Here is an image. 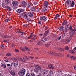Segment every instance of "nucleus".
<instances>
[{
  "instance_id": "a18cd8bd",
  "label": "nucleus",
  "mask_w": 76,
  "mask_h": 76,
  "mask_svg": "<svg viewBox=\"0 0 76 76\" xmlns=\"http://www.w3.org/2000/svg\"><path fill=\"white\" fill-rule=\"evenodd\" d=\"M32 35H33L32 33H31V34L28 37V38H31V37H32Z\"/></svg>"
},
{
  "instance_id": "774afa93",
  "label": "nucleus",
  "mask_w": 76,
  "mask_h": 76,
  "mask_svg": "<svg viewBox=\"0 0 76 76\" xmlns=\"http://www.w3.org/2000/svg\"><path fill=\"white\" fill-rule=\"evenodd\" d=\"M74 51H76V48H74Z\"/></svg>"
},
{
  "instance_id": "b1692460",
  "label": "nucleus",
  "mask_w": 76,
  "mask_h": 76,
  "mask_svg": "<svg viewBox=\"0 0 76 76\" xmlns=\"http://www.w3.org/2000/svg\"><path fill=\"white\" fill-rule=\"evenodd\" d=\"M37 11V12H39L41 10V9L39 8H35V11Z\"/></svg>"
},
{
  "instance_id": "7c9ffc66",
  "label": "nucleus",
  "mask_w": 76,
  "mask_h": 76,
  "mask_svg": "<svg viewBox=\"0 0 76 76\" xmlns=\"http://www.w3.org/2000/svg\"><path fill=\"white\" fill-rule=\"evenodd\" d=\"M5 1L7 4H9V2H10L9 0H5Z\"/></svg>"
},
{
  "instance_id": "6ab92c4d",
  "label": "nucleus",
  "mask_w": 76,
  "mask_h": 76,
  "mask_svg": "<svg viewBox=\"0 0 76 76\" xmlns=\"http://www.w3.org/2000/svg\"><path fill=\"white\" fill-rule=\"evenodd\" d=\"M48 2H47V1H45L44 4V6H45L46 7H48Z\"/></svg>"
},
{
  "instance_id": "f704fd0d",
  "label": "nucleus",
  "mask_w": 76,
  "mask_h": 76,
  "mask_svg": "<svg viewBox=\"0 0 76 76\" xmlns=\"http://www.w3.org/2000/svg\"><path fill=\"white\" fill-rule=\"evenodd\" d=\"M9 21H10V19L9 18L7 19H6L5 20V22H8Z\"/></svg>"
},
{
  "instance_id": "680f3d73",
  "label": "nucleus",
  "mask_w": 76,
  "mask_h": 76,
  "mask_svg": "<svg viewBox=\"0 0 76 76\" xmlns=\"http://www.w3.org/2000/svg\"><path fill=\"white\" fill-rule=\"evenodd\" d=\"M38 24H41V21H38Z\"/></svg>"
},
{
  "instance_id": "ea45409f",
  "label": "nucleus",
  "mask_w": 76,
  "mask_h": 76,
  "mask_svg": "<svg viewBox=\"0 0 76 76\" xmlns=\"http://www.w3.org/2000/svg\"><path fill=\"white\" fill-rule=\"evenodd\" d=\"M70 53L71 54H73L74 53V51L72 50H71L69 51Z\"/></svg>"
},
{
  "instance_id": "0eeeda50",
  "label": "nucleus",
  "mask_w": 76,
  "mask_h": 76,
  "mask_svg": "<svg viewBox=\"0 0 76 76\" xmlns=\"http://www.w3.org/2000/svg\"><path fill=\"white\" fill-rule=\"evenodd\" d=\"M28 48L27 47H24V48L21 47L20 50L22 51H26V50H28Z\"/></svg>"
},
{
  "instance_id": "338daca9",
  "label": "nucleus",
  "mask_w": 76,
  "mask_h": 76,
  "mask_svg": "<svg viewBox=\"0 0 76 76\" xmlns=\"http://www.w3.org/2000/svg\"><path fill=\"white\" fill-rule=\"evenodd\" d=\"M57 19V18L56 17H55L54 18V19H55V20H56V19Z\"/></svg>"
},
{
  "instance_id": "c756f323",
  "label": "nucleus",
  "mask_w": 76,
  "mask_h": 76,
  "mask_svg": "<svg viewBox=\"0 0 76 76\" xmlns=\"http://www.w3.org/2000/svg\"><path fill=\"white\" fill-rule=\"evenodd\" d=\"M70 58H71V59H72V60H75L76 59V58L75 57L73 56H71Z\"/></svg>"
},
{
  "instance_id": "09e8293b",
  "label": "nucleus",
  "mask_w": 76,
  "mask_h": 76,
  "mask_svg": "<svg viewBox=\"0 0 76 76\" xmlns=\"http://www.w3.org/2000/svg\"><path fill=\"white\" fill-rule=\"evenodd\" d=\"M69 29L70 30H72V27L71 26H70L69 27Z\"/></svg>"
},
{
  "instance_id": "cd10ccee",
  "label": "nucleus",
  "mask_w": 76,
  "mask_h": 76,
  "mask_svg": "<svg viewBox=\"0 0 76 76\" xmlns=\"http://www.w3.org/2000/svg\"><path fill=\"white\" fill-rule=\"evenodd\" d=\"M11 55V53H8L6 54V56H7L8 57H10Z\"/></svg>"
},
{
  "instance_id": "ddd939ff",
  "label": "nucleus",
  "mask_w": 76,
  "mask_h": 76,
  "mask_svg": "<svg viewBox=\"0 0 76 76\" xmlns=\"http://www.w3.org/2000/svg\"><path fill=\"white\" fill-rule=\"evenodd\" d=\"M31 10L32 11H35V8L34 7H31L30 8Z\"/></svg>"
},
{
  "instance_id": "4468645a",
  "label": "nucleus",
  "mask_w": 76,
  "mask_h": 76,
  "mask_svg": "<svg viewBox=\"0 0 76 76\" xmlns=\"http://www.w3.org/2000/svg\"><path fill=\"white\" fill-rule=\"evenodd\" d=\"M5 7H6V8H7L8 10H9V11H11V10H12V9H11L9 6H5Z\"/></svg>"
},
{
  "instance_id": "412c9836",
  "label": "nucleus",
  "mask_w": 76,
  "mask_h": 76,
  "mask_svg": "<svg viewBox=\"0 0 76 76\" xmlns=\"http://www.w3.org/2000/svg\"><path fill=\"white\" fill-rule=\"evenodd\" d=\"M28 15L30 16V17H32L33 16H34V15H33V13H31V12H29L28 13Z\"/></svg>"
},
{
  "instance_id": "f3484780",
  "label": "nucleus",
  "mask_w": 76,
  "mask_h": 76,
  "mask_svg": "<svg viewBox=\"0 0 76 76\" xmlns=\"http://www.w3.org/2000/svg\"><path fill=\"white\" fill-rule=\"evenodd\" d=\"M58 29L61 31H63L64 29V27L63 26H59L58 27Z\"/></svg>"
},
{
  "instance_id": "6e6552de",
  "label": "nucleus",
  "mask_w": 76,
  "mask_h": 76,
  "mask_svg": "<svg viewBox=\"0 0 76 76\" xmlns=\"http://www.w3.org/2000/svg\"><path fill=\"white\" fill-rule=\"evenodd\" d=\"M17 13H22V12H24V10L23 9H19L17 10Z\"/></svg>"
},
{
  "instance_id": "f257e3e1",
  "label": "nucleus",
  "mask_w": 76,
  "mask_h": 76,
  "mask_svg": "<svg viewBox=\"0 0 76 76\" xmlns=\"http://www.w3.org/2000/svg\"><path fill=\"white\" fill-rule=\"evenodd\" d=\"M66 3L68 6L70 5L71 7H73L75 5V2L74 1H72V0H67Z\"/></svg>"
},
{
  "instance_id": "e2e57ef3",
  "label": "nucleus",
  "mask_w": 76,
  "mask_h": 76,
  "mask_svg": "<svg viewBox=\"0 0 76 76\" xmlns=\"http://www.w3.org/2000/svg\"><path fill=\"white\" fill-rule=\"evenodd\" d=\"M10 66V64H7V66H8V67H9V66Z\"/></svg>"
},
{
  "instance_id": "79ce46f5",
  "label": "nucleus",
  "mask_w": 76,
  "mask_h": 76,
  "mask_svg": "<svg viewBox=\"0 0 76 76\" xmlns=\"http://www.w3.org/2000/svg\"><path fill=\"white\" fill-rule=\"evenodd\" d=\"M25 57L26 58V59H27V60H29L30 59H29V58L28 57L26 56H25Z\"/></svg>"
},
{
  "instance_id": "5701e85b",
  "label": "nucleus",
  "mask_w": 76,
  "mask_h": 76,
  "mask_svg": "<svg viewBox=\"0 0 76 76\" xmlns=\"http://www.w3.org/2000/svg\"><path fill=\"white\" fill-rule=\"evenodd\" d=\"M67 21L66 20L64 21L62 23V25H66V24H67Z\"/></svg>"
},
{
  "instance_id": "dca6fc26",
  "label": "nucleus",
  "mask_w": 76,
  "mask_h": 76,
  "mask_svg": "<svg viewBox=\"0 0 76 76\" xmlns=\"http://www.w3.org/2000/svg\"><path fill=\"white\" fill-rule=\"evenodd\" d=\"M61 37H62V36L61 35L58 36L57 37V38L56 39V40H60V39H61Z\"/></svg>"
},
{
  "instance_id": "7ed1b4c3",
  "label": "nucleus",
  "mask_w": 76,
  "mask_h": 76,
  "mask_svg": "<svg viewBox=\"0 0 76 76\" xmlns=\"http://www.w3.org/2000/svg\"><path fill=\"white\" fill-rule=\"evenodd\" d=\"M26 72V70H25V69L22 68L19 71L18 74L20 76H23V75L25 74Z\"/></svg>"
},
{
  "instance_id": "72a5a7b5",
  "label": "nucleus",
  "mask_w": 76,
  "mask_h": 76,
  "mask_svg": "<svg viewBox=\"0 0 76 76\" xmlns=\"http://www.w3.org/2000/svg\"><path fill=\"white\" fill-rule=\"evenodd\" d=\"M55 16L57 18H58V17H60V14H57Z\"/></svg>"
},
{
  "instance_id": "2eb2a0df",
  "label": "nucleus",
  "mask_w": 76,
  "mask_h": 76,
  "mask_svg": "<svg viewBox=\"0 0 76 76\" xmlns=\"http://www.w3.org/2000/svg\"><path fill=\"white\" fill-rule=\"evenodd\" d=\"M47 40H48V39L47 38L43 37L41 40V41L42 42H44L45 41H47Z\"/></svg>"
},
{
  "instance_id": "9d476101",
  "label": "nucleus",
  "mask_w": 76,
  "mask_h": 76,
  "mask_svg": "<svg viewBox=\"0 0 76 76\" xmlns=\"http://www.w3.org/2000/svg\"><path fill=\"white\" fill-rule=\"evenodd\" d=\"M21 4L22 6L24 7H26V5H27V4L25 1L23 2L22 4Z\"/></svg>"
},
{
  "instance_id": "49530a36",
  "label": "nucleus",
  "mask_w": 76,
  "mask_h": 76,
  "mask_svg": "<svg viewBox=\"0 0 76 76\" xmlns=\"http://www.w3.org/2000/svg\"><path fill=\"white\" fill-rule=\"evenodd\" d=\"M15 51H16V52H18L19 51V50L18 49H15Z\"/></svg>"
},
{
  "instance_id": "864d4df0",
  "label": "nucleus",
  "mask_w": 76,
  "mask_h": 76,
  "mask_svg": "<svg viewBox=\"0 0 76 76\" xmlns=\"http://www.w3.org/2000/svg\"><path fill=\"white\" fill-rule=\"evenodd\" d=\"M55 76H60V74H59L58 73H57L56 74Z\"/></svg>"
},
{
  "instance_id": "3c124183",
  "label": "nucleus",
  "mask_w": 76,
  "mask_h": 76,
  "mask_svg": "<svg viewBox=\"0 0 76 76\" xmlns=\"http://www.w3.org/2000/svg\"><path fill=\"white\" fill-rule=\"evenodd\" d=\"M28 57L30 58L31 59H33V58H34V57H32V56H29Z\"/></svg>"
},
{
  "instance_id": "37998d69",
  "label": "nucleus",
  "mask_w": 76,
  "mask_h": 76,
  "mask_svg": "<svg viewBox=\"0 0 76 76\" xmlns=\"http://www.w3.org/2000/svg\"><path fill=\"white\" fill-rule=\"evenodd\" d=\"M37 3H38L37 2H33V4H34V5H37Z\"/></svg>"
},
{
  "instance_id": "a211bd4d",
  "label": "nucleus",
  "mask_w": 76,
  "mask_h": 76,
  "mask_svg": "<svg viewBox=\"0 0 76 76\" xmlns=\"http://www.w3.org/2000/svg\"><path fill=\"white\" fill-rule=\"evenodd\" d=\"M1 66L4 68H6V66L4 63H1Z\"/></svg>"
},
{
  "instance_id": "6e6d98bb",
  "label": "nucleus",
  "mask_w": 76,
  "mask_h": 76,
  "mask_svg": "<svg viewBox=\"0 0 76 76\" xmlns=\"http://www.w3.org/2000/svg\"><path fill=\"white\" fill-rule=\"evenodd\" d=\"M23 61H26V60H25V58H23Z\"/></svg>"
},
{
  "instance_id": "f8f14e48",
  "label": "nucleus",
  "mask_w": 76,
  "mask_h": 76,
  "mask_svg": "<svg viewBox=\"0 0 76 76\" xmlns=\"http://www.w3.org/2000/svg\"><path fill=\"white\" fill-rule=\"evenodd\" d=\"M41 12H47V9L45 8L44 7L41 10Z\"/></svg>"
},
{
  "instance_id": "e433bc0d",
  "label": "nucleus",
  "mask_w": 76,
  "mask_h": 76,
  "mask_svg": "<svg viewBox=\"0 0 76 76\" xmlns=\"http://www.w3.org/2000/svg\"><path fill=\"white\" fill-rule=\"evenodd\" d=\"M30 76H35V74L34 73H32L30 75Z\"/></svg>"
},
{
  "instance_id": "c03bdc74",
  "label": "nucleus",
  "mask_w": 76,
  "mask_h": 76,
  "mask_svg": "<svg viewBox=\"0 0 76 76\" xmlns=\"http://www.w3.org/2000/svg\"><path fill=\"white\" fill-rule=\"evenodd\" d=\"M68 28L67 27H65V31L66 32H67V30H68Z\"/></svg>"
},
{
  "instance_id": "423d86ee",
  "label": "nucleus",
  "mask_w": 76,
  "mask_h": 76,
  "mask_svg": "<svg viewBox=\"0 0 76 76\" xmlns=\"http://www.w3.org/2000/svg\"><path fill=\"white\" fill-rule=\"evenodd\" d=\"M12 4L13 5V6L15 7L18 5V2L16 1H14L12 2Z\"/></svg>"
},
{
  "instance_id": "603ef678",
  "label": "nucleus",
  "mask_w": 76,
  "mask_h": 76,
  "mask_svg": "<svg viewBox=\"0 0 76 76\" xmlns=\"http://www.w3.org/2000/svg\"><path fill=\"white\" fill-rule=\"evenodd\" d=\"M64 36H65V33H64L62 35V37L64 38Z\"/></svg>"
},
{
  "instance_id": "393cba45",
  "label": "nucleus",
  "mask_w": 76,
  "mask_h": 76,
  "mask_svg": "<svg viewBox=\"0 0 76 76\" xmlns=\"http://www.w3.org/2000/svg\"><path fill=\"white\" fill-rule=\"evenodd\" d=\"M28 8H30V7H31L32 6V5L31 3H28Z\"/></svg>"
},
{
  "instance_id": "20e7f679",
  "label": "nucleus",
  "mask_w": 76,
  "mask_h": 76,
  "mask_svg": "<svg viewBox=\"0 0 76 76\" xmlns=\"http://www.w3.org/2000/svg\"><path fill=\"white\" fill-rule=\"evenodd\" d=\"M40 20H44V21H46V20H47V18L46 16H45L40 17Z\"/></svg>"
},
{
  "instance_id": "f03ea898",
  "label": "nucleus",
  "mask_w": 76,
  "mask_h": 76,
  "mask_svg": "<svg viewBox=\"0 0 76 76\" xmlns=\"http://www.w3.org/2000/svg\"><path fill=\"white\" fill-rule=\"evenodd\" d=\"M35 69H34V71L37 74H38L39 72V70H41V68L38 65H36L35 66Z\"/></svg>"
},
{
  "instance_id": "aec40b11",
  "label": "nucleus",
  "mask_w": 76,
  "mask_h": 76,
  "mask_svg": "<svg viewBox=\"0 0 76 76\" xmlns=\"http://www.w3.org/2000/svg\"><path fill=\"white\" fill-rule=\"evenodd\" d=\"M48 67H49V68H50V69H51L52 68V69H54V68L53 67V65H48Z\"/></svg>"
},
{
  "instance_id": "bb28decb",
  "label": "nucleus",
  "mask_w": 76,
  "mask_h": 76,
  "mask_svg": "<svg viewBox=\"0 0 76 76\" xmlns=\"http://www.w3.org/2000/svg\"><path fill=\"white\" fill-rule=\"evenodd\" d=\"M58 50L60 51H64V49L63 48H58Z\"/></svg>"
},
{
  "instance_id": "a878e982",
  "label": "nucleus",
  "mask_w": 76,
  "mask_h": 76,
  "mask_svg": "<svg viewBox=\"0 0 76 76\" xmlns=\"http://www.w3.org/2000/svg\"><path fill=\"white\" fill-rule=\"evenodd\" d=\"M23 16L24 18H28V15L25 14H24V15H23Z\"/></svg>"
},
{
  "instance_id": "4c0bfd02",
  "label": "nucleus",
  "mask_w": 76,
  "mask_h": 76,
  "mask_svg": "<svg viewBox=\"0 0 76 76\" xmlns=\"http://www.w3.org/2000/svg\"><path fill=\"white\" fill-rule=\"evenodd\" d=\"M49 54L50 55H53V52H49Z\"/></svg>"
},
{
  "instance_id": "39448f33",
  "label": "nucleus",
  "mask_w": 76,
  "mask_h": 76,
  "mask_svg": "<svg viewBox=\"0 0 76 76\" xmlns=\"http://www.w3.org/2000/svg\"><path fill=\"white\" fill-rule=\"evenodd\" d=\"M13 65L14 67H16L18 65V62L17 61V60H15L13 62Z\"/></svg>"
},
{
  "instance_id": "052dcab7",
  "label": "nucleus",
  "mask_w": 76,
  "mask_h": 76,
  "mask_svg": "<svg viewBox=\"0 0 76 76\" xmlns=\"http://www.w3.org/2000/svg\"><path fill=\"white\" fill-rule=\"evenodd\" d=\"M13 64V62L11 63V67H12Z\"/></svg>"
},
{
  "instance_id": "c9c22d12",
  "label": "nucleus",
  "mask_w": 76,
  "mask_h": 76,
  "mask_svg": "<svg viewBox=\"0 0 76 76\" xmlns=\"http://www.w3.org/2000/svg\"><path fill=\"white\" fill-rule=\"evenodd\" d=\"M65 50H69V47H68V46H66V47L65 48Z\"/></svg>"
},
{
  "instance_id": "c85d7f7f",
  "label": "nucleus",
  "mask_w": 76,
  "mask_h": 76,
  "mask_svg": "<svg viewBox=\"0 0 76 76\" xmlns=\"http://www.w3.org/2000/svg\"><path fill=\"white\" fill-rule=\"evenodd\" d=\"M49 73L50 75H52L54 74V72H53V71L50 70L49 71Z\"/></svg>"
},
{
  "instance_id": "0e129e2a",
  "label": "nucleus",
  "mask_w": 76,
  "mask_h": 76,
  "mask_svg": "<svg viewBox=\"0 0 76 76\" xmlns=\"http://www.w3.org/2000/svg\"><path fill=\"white\" fill-rule=\"evenodd\" d=\"M66 41H67V42H69L70 41V40L67 39L66 40Z\"/></svg>"
},
{
  "instance_id": "de8ad7c7",
  "label": "nucleus",
  "mask_w": 76,
  "mask_h": 76,
  "mask_svg": "<svg viewBox=\"0 0 76 76\" xmlns=\"http://www.w3.org/2000/svg\"><path fill=\"white\" fill-rule=\"evenodd\" d=\"M45 45L46 47H49V45H50V44H46Z\"/></svg>"
},
{
  "instance_id": "2f4dec72",
  "label": "nucleus",
  "mask_w": 76,
  "mask_h": 76,
  "mask_svg": "<svg viewBox=\"0 0 76 76\" xmlns=\"http://www.w3.org/2000/svg\"><path fill=\"white\" fill-rule=\"evenodd\" d=\"M4 48V45L3 44H1V49H3Z\"/></svg>"
},
{
  "instance_id": "4be33fe9",
  "label": "nucleus",
  "mask_w": 76,
  "mask_h": 76,
  "mask_svg": "<svg viewBox=\"0 0 76 76\" xmlns=\"http://www.w3.org/2000/svg\"><path fill=\"white\" fill-rule=\"evenodd\" d=\"M49 33V30H48L47 31H46L45 32V33L44 34L45 36H47V35H48Z\"/></svg>"
},
{
  "instance_id": "9b49d317",
  "label": "nucleus",
  "mask_w": 76,
  "mask_h": 76,
  "mask_svg": "<svg viewBox=\"0 0 76 76\" xmlns=\"http://www.w3.org/2000/svg\"><path fill=\"white\" fill-rule=\"evenodd\" d=\"M42 72L43 75H44L45 74H47V73H48V71L47 70L45 69L43 70Z\"/></svg>"
},
{
  "instance_id": "13d9d810",
  "label": "nucleus",
  "mask_w": 76,
  "mask_h": 76,
  "mask_svg": "<svg viewBox=\"0 0 76 76\" xmlns=\"http://www.w3.org/2000/svg\"><path fill=\"white\" fill-rule=\"evenodd\" d=\"M28 21L29 22H31V19H28Z\"/></svg>"
},
{
  "instance_id": "a19ab883",
  "label": "nucleus",
  "mask_w": 76,
  "mask_h": 76,
  "mask_svg": "<svg viewBox=\"0 0 76 76\" xmlns=\"http://www.w3.org/2000/svg\"><path fill=\"white\" fill-rule=\"evenodd\" d=\"M1 36L2 37H3V38H6L7 37V36L4 35H1Z\"/></svg>"
},
{
  "instance_id": "5fc2aeb1",
  "label": "nucleus",
  "mask_w": 76,
  "mask_h": 76,
  "mask_svg": "<svg viewBox=\"0 0 76 76\" xmlns=\"http://www.w3.org/2000/svg\"><path fill=\"white\" fill-rule=\"evenodd\" d=\"M26 76H30V74L29 73H27Z\"/></svg>"
},
{
  "instance_id": "1a4fd4ad",
  "label": "nucleus",
  "mask_w": 76,
  "mask_h": 76,
  "mask_svg": "<svg viewBox=\"0 0 76 76\" xmlns=\"http://www.w3.org/2000/svg\"><path fill=\"white\" fill-rule=\"evenodd\" d=\"M9 72H10V74L12 75V76H14V75H15V72L12 71L11 70H9Z\"/></svg>"
},
{
  "instance_id": "69168bd1",
  "label": "nucleus",
  "mask_w": 76,
  "mask_h": 76,
  "mask_svg": "<svg viewBox=\"0 0 76 76\" xmlns=\"http://www.w3.org/2000/svg\"><path fill=\"white\" fill-rule=\"evenodd\" d=\"M10 37L9 36H7V37L6 38H10Z\"/></svg>"
},
{
  "instance_id": "473e14b6",
  "label": "nucleus",
  "mask_w": 76,
  "mask_h": 76,
  "mask_svg": "<svg viewBox=\"0 0 76 76\" xmlns=\"http://www.w3.org/2000/svg\"><path fill=\"white\" fill-rule=\"evenodd\" d=\"M57 55L58 57H61V56H63L62 53H59V54H57Z\"/></svg>"
},
{
  "instance_id": "bf43d9fd",
  "label": "nucleus",
  "mask_w": 76,
  "mask_h": 76,
  "mask_svg": "<svg viewBox=\"0 0 76 76\" xmlns=\"http://www.w3.org/2000/svg\"><path fill=\"white\" fill-rule=\"evenodd\" d=\"M5 42H9V40H5Z\"/></svg>"
},
{
  "instance_id": "8fccbe9b",
  "label": "nucleus",
  "mask_w": 76,
  "mask_h": 76,
  "mask_svg": "<svg viewBox=\"0 0 76 76\" xmlns=\"http://www.w3.org/2000/svg\"><path fill=\"white\" fill-rule=\"evenodd\" d=\"M40 44H41V42L40 41H39V42L37 44V45H40Z\"/></svg>"
},
{
  "instance_id": "4d7b16f0",
  "label": "nucleus",
  "mask_w": 76,
  "mask_h": 76,
  "mask_svg": "<svg viewBox=\"0 0 76 76\" xmlns=\"http://www.w3.org/2000/svg\"><path fill=\"white\" fill-rule=\"evenodd\" d=\"M4 61H5V62H9V60H4Z\"/></svg>"
},
{
  "instance_id": "58836bf2",
  "label": "nucleus",
  "mask_w": 76,
  "mask_h": 76,
  "mask_svg": "<svg viewBox=\"0 0 76 76\" xmlns=\"http://www.w3.org/2000/svg\"><path fill=\"white\" fill-rule=\"evenodd\" d=\"M36 38V36L34 35L33 36L32 39H33L34 40H35V38Z\"/></svg>"
}]
</instances>
